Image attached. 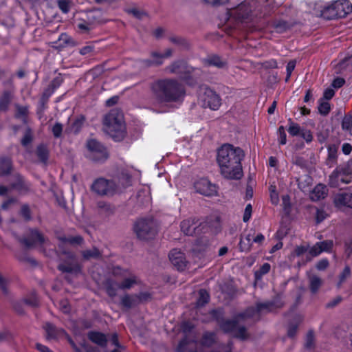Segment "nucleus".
Listing matches in <instances>:
<instances>
[{
  "instance_id": "1",
  "label": "nucleus",
  "mask_w": 352,
  "mask_h": 352,
  "mask_svg": "<svg viewBox=\"0 0 352 352\" xmlns=\"http://www.w3.org/2000/svg\"><path fill=\"white\" fill-rule=\"evenodd\" d=\"M244 151L233 144L226 143L217 151V162L222 177L229 180H239L243 175L241 162Z\"/></svg>"
},
{
  "instance_id": "2",
  "label": "nucleus",
  "mask_w": 352,
  "mask_h": 352,
  "mask_svg": "<svg viewBox=\"0 0 352 352\" xmlns=\"http://www.w3.org/2000/svg\"><path fill=\"white\" fill-rule=\"evenodd\" d=\"M283 306L280 298L276 297L272 300L256 302L254 305L248 307L244 311L236 314L233 319H224L219 327L225 333H234L239 322L248 319L258 322L261 319L263 314L270 313L274 308Z\"/></svg>"
},
{
  "instance_id": "3",
  "label": "nucleus",
  "mask_w": 352,
  "mask_h": 352,
  "mask_svg": "<svg viewBox=\"0 0 352 352\" xmlns=\"http://www.w3.org/2000/svg\"><path fill=\"white\" fill-rule=\"evenodd\" d=\"M150 89L159 103L182 102L185 96L183 85L173 78L157 79L151 83Z\"/></svg>"
},
{
  "instance_id": "4",
  "label": "nucleus",
  "mask_w": 352,
  "mask_h": 352,
  "mask_svg": "<svg viewBox=\"0 0 352 352\" xmlns=\"http://www.w3.org/2000/svg\"><path fill=\"white\" fill-rule=\"evenodd\" d=\"M352 12V5L349 0H337L331 5L324 7L322 10V16L332 20L337 18H344Z\"/></svg>"
},
{
  "instance_id": "5",
  "label": "nucleus",
  "mask_w": 352,
  "mask_h": 352,
  "mask_svg": "<svg viewBox=\"0 0 352 352\" xmlns=\"http://www.w3.org/2000/svg\"><path fill=\"white\" fill-rule=\"evenodd\" d=\"M134 232L140 240L148 241L153 239L157 232V223L152 217H145L138 219L133 226Z\"/></svg>"
},
{
  "instance_id": "6",
  "label": "nucleus",
  "mask_w": 352,
  "mask_h": 352,
  "mask_svg": "<svg viewBox=\"0 0 352 352\" xmlns=\"http://www.w3.org/2000/svg\"><path fill=\"white\" fill-rule=\"evenodd\" d=\"M59 264L57 269L62 273H68L77 275L81 272L82 267L75 254L67 250H63L60 253L56 252Z\"/></svg>"
},
{
  "instance_id": "7",
  "label": "nucleus",
  "mask_w": 352,
  "mask_h": 352,
  "mask_svg": "<svg viewBox=\"0 0 352 352\" xmlns=\"http://www.w3.org/2000/svg\"><path fill=\"white\" fill-rule=\"evenodd\" d=\"M352 160L347 163L340 165L329 176V185L331 187H338L341 184H349L351 181Z\"/></svg>"
},
{
  "instance_id": "8",
  "label": "nucleus",
  "mask_w": 352,
  "mask_h": 352,
  "mask_svg": "<svg viewBox=\"0 0 352 352\" xmlns=\"http://www.w3.org/2000/svg\"><path fill=\"white\" fill-rule=\"evenodd\" d=\"M93 192L100 196L112 197L118 194V187L114 180L99 177L95 179L91 187Z\"/></svg>"
},
{
  "instance_id": "9",
  "label": "nucleus",
  "mask_w": 352,
  "mask_h": 352,
  "mask_svg": "<svg viewBox=\"0 0 352 352\" xmlns=\"http://www.w3.org/2000/svg\"><path fill=\"white\" fill-rule=\"evenodd\" d=\"M9 185L11 190L25 195L32 191V183L21 173L14 171L10 177Z\"/></svg>"
},
{
  "instance_id": "10",
  "label": "nucleus",
  "mask_w": 352,
  "mask_h": 352,
  "mask_svg": "<svg viewBox=\"0 0 352 352\" xmlns=\"http://www.w3.org/2000/svg\"><path fill=\"white\" fill-rule=\"evenodd\" d=\"M87 148L89 151V158L95 162L102 163L109 157L107 148L95 139L87 141Z\"/></svg>"
},
{
  "instance_id": "11",
  "label": "nucleus",
  "mask_w": 352,
  "mask_h": 352,
  "mask_svg": "<svg viewBox=\"0 0 352 352\" xmlns=\"http://www.w3.org/2000/svg\"><path fill=\"white\" fill-rule=\"evenodd\" d=\"M252 9L249 3L243 2L228 11V18H232L236 21L243 22L248 20L251 16Z\"/></svg>"
},
{
  "instance_id": "12",
  "label": "nucleus",
  "mask_w": 352,
  "mask_h": 352,
  "mask_svg": "<svg viewBox=\"0 0 352 352\" xmlns=\"http://www.w3.org/2000/svg\"><path fill=\"white\" fill-rule=\"evenodd\" d=\"M19 241L26 248H30L37 245H43L47 239L38 229H30L28 236L19 238Z\"/></svg>"
},
{
  "instance_id": "13",
  "label": "nucleus",
  "mask_w": 352,
  "mask_h": 352,
  "mask_svg": "<svg viewBox=\"0 0 352 352\" xmlns=\"http://www.w3.org/2000/svg\"><path fill=\"white\" fill-rule=\"evenodd\" d=\"M203 107L212 110H217L221 106L219 96L210 88L206 87L202 96Z\"/></svg>"
},
{
  "instance_id": "14",
  "label": "nucleus",
  "mask_w": 352,
  "mask_h": 352,
  "mask_svg": "<svg viewBox=\"0 0 352 352\" xmlns=\"http://www.w3.org/2000/svg\"><path fill=\"white\" fill-rule=\"evenodd\" d=\"M202 223L199 222L196 217H191L183 220L180 223V228L182 232L188 236L199 234L201 232Z\"/></svg>"
},
{
  "instance_id": "15",
  "label": "nucleus",
  "mask_w": 352,
  "mask_h": 352,
  "mask_svg": "<svg viewBox=\"0 0 352 352\" xmlns=\"http://www.w3.org/2000/svg\"><path fill=\"white\" fill-rule=\"evenodd\" d=\"M103 124L109 132H122V120L121 117L116 116L114 112H111L106 115L103 120Z\"/></svg>"
},
{
  "instance_id": "16",
  "label": "nucleus",
  "mask_w": 352,
  "mask_h": 352,
  "mask_svg": "<svg viewBox=\"0 0 352 352\" xmlns=\"http://www.w3.org/2000/svg\"><path fill=\"white\" fill-rule=\"evenodd\" d=\"M166 71L170 74L183 76L182 77L186 79L191 72V67L184 60H177L168 65L166 68Z\"/></svg>"
},
{
  "instance_id": "17",
  "label": "nucleus",
  "mask_w": 352,
  "mask_h": 352,
  "mask_svg": "<svg viewBox=\"0 0 352 352\" xmlns=\"http://www.w3.org/2000/svg\"><path fill=\"white\" fill-rule=\"evenodd\" d=\"M194 188L197 192L207 197L212 196L217 192L215 185L206 178H201L197 181L194 184Z\"/></svg>"
},
{
  "instance_id": "18",
  "label": "nucleus",
  "mask_w": 352,
  "mask_h": 352,
  "mask_svg": "<svg viewBox=\"0 0 352 352\" xmlns=\"http://www.w3.org/2000/svg\"><path fill=\"white\" fill-rule=\"evenodd\" d=\"M118 187V194L122 192L129 186H131V175L126 170H122L112 178Z\"/></svg>"
},
{
  "instance_id": "19",
  "label": "nucleus",
  "mask_w": 352,
  "mask_h": 352,
  "mask_svg": "<svg viewBox=\"0 0 352 352\" xmlns=\"http://www.w3.org/2000/svg\"><path fill=\"white\" fill-rule=\"evenodd\" d=\"M168 257L170 263L178 271L185 270L187 261L183 252L175 249L170 252Z\"/></svg>"
},
{
  "instance_id": "20",
  "label": "nucleus",
  "mask_w": 352,
  "mask_h": 352,
  "mask_svg": "<svg viewBox=\"0 0 352 352\" xmlns=\"http://www.w3.org/2000/svg\"><path fill=\"white\" fill-rule=\"evenodd\" d=\"M151 58L138 59L137 64L141 69H146L154 66H160L163 64V61L160 60V56L157 52H152L151 54Z\"/></svg>"
},
{
  "instance_id": "21",
  "label": "nucleus",
  "mask_w": 352,
  "mask_h": 352,
  "mask_svg": "<svg viewBox=\"0 0 352 352\" xmlns=\"http://www.w3.org/2000/svg\"><path fill=\"white\" fill-rule=\"evenodd\" d=\"M14 164L12 159L7 156L0 157V177L12 175L14 173Z\"/></svg>"
},
{
  "instance_id": "22",
  "label": "nucleus",
  "mask_w": 352,
  "mask_h": 352,
  "mask_svg": "<svg viewBox=\"0 0 352 352\" xmlns=\"http://www.w3.org/2000/svg\"><path fill=\"white\" fill-rule=\"evenodd\" d=\"M47 339H58L67 335V332L63 328H58L50 322H47L43 327Z\"/></svg>"
},
{
  "instance_id": "23",
  "label": "nucleus",
  "mask_w": 352,
  "mask_h": 352,
  "mask_svg": "<svg viewBox=\"0 0 352 352\" xmlns=\"http://www.w3.org/2000/svg\"><path fill=\"white\" fill-rule=\"evenodd\" d=\"M88 339L98 346L105 348L107 346L108 339L106 334L96 331H91L87 333Z\"/></svg>"
},
{
  "instance_id": "24",
  "label": "nucleus",
  "mask_w": 352,
  "mask_h": 352,
  "mask_svg": "<svg viewBox=\"0 0 352 352\" xmlns=\"http://www.w3.org/2000/svg\"><path fill=\"white\" fill-rule=\"evenodd\" d=\"M203 63L206 66H212L219 69H223L227 66V62L216 54L208 56L206 58L204 59Z\"/></svg>"
},
{
  "instance_id": "25",
  "label": "nucleus",
  "mask_w": 352,
  "mask_h": 352,
  "mask_svg": "<svg viewBox=\"0 0 352 352\" xmlns=\"http://www.w3.org/2000/svg\"><path fill=\"white\" fill-rule=\"evenodd\" d=\"M334 203L337 206L352 208V193L344 192L337 194L334 198Z\"/></svg>"
},
{
  "instance_id": "26",
  "label": "nucleus",
  "mask_w": 352,
  "mask_h": 352,
  "mask_svg": "<svg viewBox=\"0 0 352 352\" xmlns=\"http://www.w3.org/2000/svg\"><path fill=\"white\" fill-rule=\"evenodd\" d=\"M338 148L339 145L336 144H330L327 146L328 155L326 164L329 167H332L337 164Z\"/></svg>"
},
{
  "instance_id": "27",
  "label": "nucleus",
  "mask_w": 352,
  "mask_h": 352,
  "mask_svg": "<svg viewBox=\"0 0 352 352\" xmlns=\"http://www.w3.org/2000/svg\"><path fill=\"white\" fill-rule=\"evenodd\" d=\"M98 212L104 217H110L116 212V206L111 203L100 201L97 203Z\"/></svg>"
},
{
  "instance_id": "28",
  "label": "nucleus",
  "mask_w": 352,
  "mask_h": 352,
  "mask_svg": "<svg viewBox=\"0 0 352 352\" xmlns=\"http://www.w3.org/2000/svg\"><path fill=\"white\" fill-rule=\"evenodd\" d=\"M106 293L111 298L117 295V291L120 289V283L112 278H107L103 283Z\"/></svg>"
},
{
  "instance_id": "29",
  "label": "nucleus",
  "mask_w": 352,
  "mask_h": 352,
  "mask_svg": "<svg viewBox=\"0 0 352 352\" xmlns=\"http://www.w3.org/2000/svg\"><path fill=\"white\" fill-rule=\"evenodd\" d=\"M169 41L179 48L181 50H188L190 48L189 41L185 37L180 36H170L168 38Z\"/></svg>"
},
{
  "instance_id": "30",
  "label": "nucleus",
  "mask_w": 352,
  "mask_h": 352,
  "mask_svg": "<svg viewBox=\"0 0 352 352\" xmlns=\"http://www.w3.org/2000/svg\"><path fill=\"white\" fill-rule=\"evenodd\" d=\"M87 119L84 115H78L73 122H72L69 130L74 134H78L80 132L82 127L86 123Z\"/></svg>"
},
{
  "instance_id": "31",
  "label": "nucleus",
  "mask_w": 352,
  "mask_h": 352,
  "mask_svg": "<svg viewBox=\"0 0 352 352\" xmlns=\"http://www.w3.org/2000/svg\"><path fill=\"white\" fill-rule=\"evenodd\" d=\"M85 19L91 25L102 23L101 10L99 9L89 10L86 13Z\"/></svg>"
},
{
  "instance_id": "32",
  "label": "nucleus",
  "mask_w": 352,
  "mask_h": 352,
  "mask_svg": "<svg viewBox=\"0 0 352 352\" xmlns=\"http://www.w3.org/2000/svg\"><path fill=\"white\" fill-rule=\"evenodd\" d=\"M36 155L41 163L46 164L50 155V151L47 145L44 144H38L36 149Z\"/></svg>"
},
{
  "instance_id": "33",
  "label": "nucleus",
  "mask_w": 352,
  "mask_h": 352,
  "mask_svg": "<svg viewBox=\"0 0 352 352\" xmlns=\"http://www.w3.org/2000/svg\"><path fill=\"white\" fill-rule=\"evenodd\" d=\"M216 342V333L212 331H206L200 340V344L204 347L210 348Z\"/></svg>"
},
{
  "instance_id": "34",
  "label": "nucleus",
  "mask_w": 352,
  "mask_h": 352,
  "mask_svg": "<svg viewBox=\"0 0 352 352\" xmlns=\"http://www.w3.org/2000/svg\"><path fill=\"white\" fill-rule=\"evenodd\" d=\"M120 304L124 308L129 309L138 304V298L135 295L125 294L121 298Z\"/></svg>"
},
{
  "instance_id": "35",
  "label": "nucleus",
  "mask_w": 352,
  "mask_h": 352,
  "mask_svg": "<svg viewBox=\"0 0 352 352\" xmlns=\"http://www.w3.org/2000/svg\"><path fill=\"white\" fill-rule=\"evenodd\" d=\"M309 280L311 292L314 294L317 293L322 285L321 278L316 275L312 274L309 276Z\"/></svg>"
},
{
  "instance_id": "36",
  "label": "nucleus",
  "mask_w": 352,
  "mask_h": 352,
  "mask_svg": "<svg viewBox=\"0 0 352 352\" xmlns=\"http://www.w3.org/2000/svg\"><path fill=\"white\" fill-rule=\"evenodd\" d=\"M272 27L277 33H283L290 29L292 25L285 20H275L272 23Z\"/></svg>"
},
{
  "instance_id": "37",
  "label": "nucleus",
  "mask_w": 352,
  "mask_h": 352,
  "mask_svg": "<svg viewBox=\"0 0 352 352\" xmlns=\"http://www.w3.org/2000/svg\"><path fill=\"white\" fill-rule=\"evenodd\" d=\"M12 100L10 91H4L0 97V111H6Z\"/></svg>"
},
{
  "instance_id": "38",
  "label": "nucleus",
  "mask_w": 352,
  "mask_h": 352,
  "mask_svg": "<svg viewBox=\"0 0 352 352\" xmlns=\"http://www.w3.org/2000/svg\"><path fill=\"white\" fill-rule=\"evenodd\" d=\"M199 296L196 302L197 307H202L205 306L210 300V294L204 289H201L198 292Z\"/></svg>"
},
{
  "instance_id": "39",
  "label": "nucleus",
  "mask_w": 352,
  "mask_h": 352,
  "mask_svg": "<svg viewBox=\"0 0 352 352\" xmlns=\"http://www.w3.org/2000/svg\"><path fill=\"white\" fill-rule=\"evenodd\" d=\"M252 234H248L245 237V239H241L239 243V248L241 252H248L250 250L252 247Z\"/></svg>"
},
{
  "instance_id": "40",
  "label": "nucleus",
  "mask_w": 352,
  "mask_h": 352,
  "mask_svg": "<svg viewBox=\"0 0 352 352\" xmlns=\"http://www.w3.org/2000/svg\"><path fill=\"white\" fill-rule=\"evenodd\" d=\"M327 195L325 187L322 185H318L316 186L312 193H311V198L314 200H319L321 199H324Z\"/></svg>"
},
{
  "instance_id": "41",
  "label": "nucleus",
  "mask_w": 352,
  "mask_h": 352,
  "mask_svg": "<svg viewBox=\"0 0 352 352\" xmlns=\"http://www.w3.org/2000/svg\"><path fill=\"white\" fill-rule=\"evenodd\" d=\"M19 215L23 218L25 221H30L32 219V211L28 204H23L21 205Z\"/></svg>"
},
{
  "instance_id": "42",
  "label": "nucleus",
  "mask_w": 352,
  "mask_h": 352,
  "mask_svg": "<svg viewBox=\"0 0 352 352\" xmlns=\"http://www.w3.org/2000/svg\"><path fill=\"white\" fill-rule=\"evenodd\" d=\"M82 255L85 260H89L91 258L97 259L101 256V252L98 248L94 247L91 250L82 251Z\"/></svg>"
},
{
  "instance_id": "43",
  "label": "nucleus",
  "mask_w": 352,
  "mask_h": 352,
  "mask_svg": "<svg viewBox=\"0 0 352 352\" xmlns=\"http://www.w3.org/2000/svg\"><path fill=\"white\" fill-rule=\"evenodd\" d=\"M288 122H289V127L287 129L288 133L292 136H294V137L300 135L303 128H301L298 124L294 122L291 118H289Z\"/></svg>"
},
{
  "instance_id": "44",
  "label": "nucleus",
  "mask_w": 352,
  "mask_h": 352,
  "mask_svg": "<svg viewBox=\"0 0 352 352\" xmlns=\"http://www.w3.org/2000/svg\"><path fill=\"white\" fill-rule=\"evenodd\" d=\"M342 129L352 135V114H346L342 121Z\"/></svg>"
},
{
  "instance_id": "45",
  "label": "nucleus",
  "mask_w": 352,
  "mask_h": 352,
  "mask_svg": "<svg viewBox=\"0 0 352 352\" xmlns=\"http://www.w3.org/2000/svg\"><path fill=\"white\" fill-rule=\"evenodd\" d=\"M136 284H138L137 277L135 275H132L129 278H124L120 283V285L121 289H129Z\"/></svg>"
},
{
  "instance_id": "46",
  "label": "nucleus",
  "mask_w": 352,
  "mask_h": 352,
  "mask_svg": "<svg viewBox=\"0 0 352 352\" xmlns=\"http://www.w3.org/2000/svg\"><path fill=\"white\" fill-rule=\"evenodd\" d=\"M191 342L186 338L182 340L177 348V352H198L196 349H190L189 344Z\"/></svg>"
},
{
  "instance_id": "47",
  "label": "nucleus",
  "mask_w": 352,
  "mask_h": 352,
  "mask_svg": "<svg viewBox=\"0 0 352 352\" xmlns=\"http://www.w3.org/2000/svg\"><path fill=\"white\" fill-rule=\"evenodd\" d=\"M33 132L30 126H27L25 130L23 137L21 140V144L23 146H28L33 140Z\"/></svg>"
},
{
  "instance_id": "48",
  "label": "nucleus",
  "mask_w": 352,
  "mask_h": 352,
  "mask_svg": "<svg viewBox=\"0 0 352 352\" xmlns=\"http://www.w3.org/2000/svg\"><path fill=\"white\" fill-rule=\"evenodd\" d=\"M233 337L242 341L246 340L249 338L246 327L245 326H238L234 331Z\"/></svg>"
},
{
  "instance_id": "49",
  "label": "nucleus",
  "mask_w": 352,
  "mask_h": 352,
  "mask_svg": "<svg viewBox=\"0 0 352 352\" xmlns=\"http://www.w3.org/2000/svg\"><path fill=\"white\" fill-rule=\"evenodd\" d=\"M58 240L63 243H68L71 245H80L83 242V238L79 235L71 237L59 236Z\"/></svg>"
},
{
  "instance_id": "50",
  "label": "nucleus",
  "mask_w": 352,
  "mask_h": 352,
  "mask_svg": "<svg viewBox=\"0 0 352 352\" xmlns=\"http://www.w3.org/2000/svg\"><path fill=\"white\" fill-rule=\"evenodd\" d=\"M58 41L60 42L58 47H65L68 45H74V40L65 33H62L58 38Z\"/></svg>"
},
{
  "instance_id": "51",
  "label": "nucleus",
  "mask_w": 352,
  "mask_h": 352,
  "mask_svg": "<svg viewBox=\"0 0 352 352\" xmlns=\"http://www.w3.org/2000/svg\"><path fill=\"white\" fill-rule=\"evenodd\" d=\"M351 276V268L349 265H346L343 270V271L339 275V281L337 283V287L340 288L343 283L347 278H349Z\"/></svg>"
},
{
  "instance_id": "52",
  "label": "nucleus",
  "mask_w": 352,
  "mask_h": 352,
  "mask_svg": "<svg viewBox=\"0 0 352 352\" xmlns=\"http://www.w3.org/2000/svg\"><path fill=\"white\" fill-rule=\"evenodd\" d=\"M16 112L14 114V118L16 119H20L22 117H28L29 114L28 107L27 106H21L20 104H15Z\"/></svg>"
},
{
  "instance_id": "53",
  "label": "nucleus",
  "mask_w": 352,
  "mask_h": 352,
  "mask_svg": "<svg viewBox=\"0 0 352 352\" xmlns=\"http://www.w3.org/2000/svg\"><path fill=\"white\" fill-rule=\"evenodd\" d=\"M318 102V109L320 114L324 116H327L331 110L330 104L327 101L322 100V98H320Z\"/></svg>"
},
{
  "instance_id": "54",
  "label": "nucleus",
  "mask_w": 352,
  "mask_h": 352,
  "mask_svg": "<svg viewBox=\"0 0 352 352\" xmlns=\"http://www.w3.org/2000/svg\"><path fill=\"white\" fill-rule=\"evenodd\" d=\"M315 346V338L314 331L309 330L307 333L305 348L307 349H313Z\"/></svg>"
},
{
  "instance_id": "55",
  "label": "nucleus",
  "mask_w": 352,
  "mask_h": 352,
  "mask_svg": "<svg viewBox=\"0 0 352 352\" xmlns=\"http://www.w3.org/2000/svg\"><path fill=\"white\" fill-rule=\"evenodd\" d=\"M72 2L70 0H58L57 6L61 12L67 14L69 12Z\"/></svg>"
},
{
  "instance_id": "56",
  "label": "nucleus",
  "mask_w": 352,
  "mask_h": 352,
  "mask_svg": "<svg viewBox=\"0 0 352 352\" xmlns=\"http://www.w3.org/2000/svg\"><path fill=\"white\" fill-rule=\"evenodd\" d=\"M271 268V265L268 263H263L259 268L258 270L256 271L254 276L256 279L261 278L263 275L267 274Z\"/></svg>"
},
{
  "instance_id": "57",
  "label": "nucleus",
  "mask_w": 352,
  "mask_h": 352,
  "mask_svg": "<svg viewBox=\"0 0 352 352\" xmlns=\"http://www.w3.org/2000/svg\"><path fill=\"white\" fill-rule=\"evenodd\" d=\"M292 163L300 168H307L308 167V161L299 155H296L292 158Z\"/></svg>"
},
{
  "instance_id": "58",
  "label": "nucleus",
  "mask_w": 352,
  "mask_h": 352,
  "mask_svg": "<svg viewBox=\"0 0 352 352\" xmlns=\"http://www.w3.org/2000/svg\"><path fill=\"white\" fill-rule=\"evenodd\" d=\"M321 253V248L319 246L318 242H317L313 247L309 249V255L311 256L309 257V256H307V261H311V257L318 256Z\"/></svg>"
},
{
  "instance_id": "59",
  "label": "nucleus",
  "mask_w": 352,
  "mask_h": 352,
  "mask_svg": "<svg viewBox=\"0 0 352 352\" xmlns=\"http://www.w3.org/2000/svg\"><path fill=\"white\" fill-rule=\"evenodd\" d=\"M48 102V100L40 98L37 109H36V114L38 116V118L41 119V117L43 116V113L45 110L47 108V103Z\"/></svg>"
},
{
  "instance_id": "60",
  "label": "nucleus",
  "mask_w": 352,
  "mask_h": 352,
  "mask_svg": "<svg viewBox=\"0 0 352 352\" xmlns=\"http://www.w3.org/2000/svg\"><path fill=\"white\" fill-rule=\"evenodd\" d=\"M23 302L32 307H36L39 304L38 298L34 293H32L29 297L24 298Z\"/></svg>"
},
{
  "instance_id": "61",
  "label": "nucleus",
  "mask_w": 352,
  "mask_h": 352,
  "mask_svg": "<svg viewBox=\"0 0 352 352\" xmlns=\"http://www.w3.org/2000/svg\"><path fill=\"white\" fill-rule=\"evenodd\" d=\"M63 126L60 122H56L52 126V133L55 138H59L62 135Z\"/></svg>"
},
{
  "instance_id": "62",
  "label": "nucleus",
  "mask_w": 352,
  "mask_h": 352,
  "mask_svg": "<svg viewBox=\"0 0 352 352\" xmlns=\"http://www.w3.org/2000/svg\"><path fill=\"white\" fill-rule=\"evenodd\" d=\"M17 202V199L14 197H9L6 200H5L1 205V208L3 210H8L10 209V206L12 204H14Z\"/></svg>"
},
{
  "instance_id": "63",
  "label": "nucleus",
  "mask_w": 352,
  "mask_h": 352,
  "mask_svg": "<svg viewBox=\"0 0 352 352\" xmlns=\"http://www.w3.org/2000/svg\"><path fill=\"white\" fill-rule=\"evenodd\" d=\"M210 314L212 316V318L216 320L219 326L220 325L221 322L225 319L223 317V311L218 310V309H212L210 311Z\"/></svg>"
},
{
  "instance_id": "64",
  "label": "nucleus",
  "mask_w": 352,
  "mask_h": 352,
  "mask_svg": "<svg viewBox=\"0 0 352 352\" xmlns=\"http://www.w3.org/2000/svg\"><path fill=\"white\" fill-rule=\"evenodd\" d=\"M63 78L60 74H58L57 76H56L49 84V85L52 87L54 90L58 89L63 82Z\"/></svg>"
}]
</instances>
